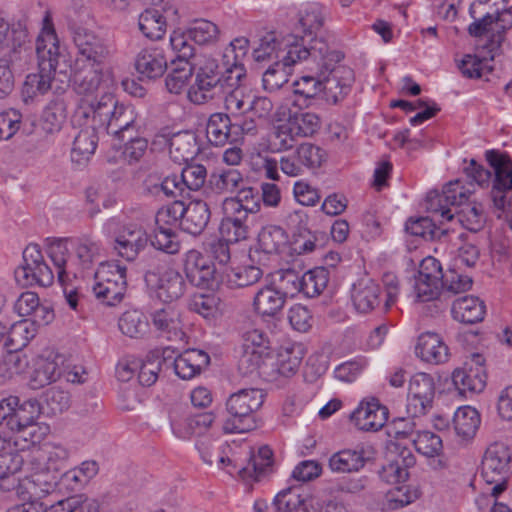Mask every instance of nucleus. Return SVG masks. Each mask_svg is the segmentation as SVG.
<instances>
[{
	"mask_svg": "<svg viewBox=\"0 0 512 512\" xmlns=\"http://www.w3.org/2000/svg\"><path fill=\"white\" fill-rule=\"evenodd\" d=\"M168 67L163 48L148 46L142 48L134 58V68L140 81H155L161 78Z\"/></svg>",
	"mask_w": 512,
	"mask_h": 512,
	"instance_id": "nucleus-19",
	"label": "nucleus"
},
{
	"mask_svg": "<svg viewBox=\"0 0 512 512\" xmlns=\"http://www.w3.org/2000/svg\"><path fill=\"white\" fill-rule=\"evenodd\" d=\"M416 355L431 364H442L449 359V348L442 338L433 332L422 333L415 348Z\"/></svg>",
	"mask_w": 512,
	"mask_h": 512,
	"instance_id": "nucleus-27",
	"label": "nucleus"
},
{
	"mask_svg": "<svg viewBox=\"0 0 512 512\" xmlns=\"http://www.w3.org/2000/svg\"><path fill=\"white\" fill-rule=\"evenodd\" d=\"M210 356L200 349H187L172 362L176 375L183 380H190L207 368Z\"/></svg>",
	"mask_w": 512,
	"mask_h": 512,
	"instance_id": "nucleus-25",
	"label": "nucleus"
},
{
	"mask_svg": "<svg viewBox=\"0 0 512 512\" xmlns=\"http://www.w3.org/2000/svg\"><path fill=\"white\" fill-rule=\"evenodd\" d=\"M64 357L53 349H45L34 362L29 386L36 390L56 382L64 373Z\"/></svg>",
	"mask_w": 512,
	"mask_h": 512,
	"instance_id": "nucleus-17",
	"label": "nucleus"
},
{
	"mask_svg": "<svg viewBox=\"0 0 512 512\" xmlns=\"http://www.w3.org/2000/svg\"><path fill=\"white\" fill-rule=\"evenodd\" d=\"M206 137L214 146H224L228 142H235L234 123L227 113H213L206 125Z\"/></svg>",
	"mask_w": 512,
	"mask_h": 512,
	"instance_id": "nucleus-32",
	"label": "nucleus"
},
{
	"mask_svg": "<svg viewBox=\"0 0 512 512\" xmlns=\"http://www.w3.org/2000/svg\"><path fill=\"white\" fill-rule=\"evenodd\" d=\"M285 45L289 49L282 60L273 62L263 73L262 87L269 93L278 91L289 81L291 66L309 57H319L326 51L323 39H311L307 46L304 37H290Z\"/></svg>",
	"mask_w": 512,
	"mask_h": 512,
	"instance_id": "nucleus-4",
	"label": "nucleus"
},
{
	"mask_svg": "<svg viewBox=\"0 0 512 512\" xmlns=\"http://www.w3.org/2000/svg\"><path fill=\"white\" fill-rule=\"evenodd\" d=\"M118 326L120 331L131 338H140L149 330L148 319L139 310H128L119 318Z\"/></svg>",
	"mask_w": 512,
	"mask_h": 512,
	"instance_id": "nucleus-54",
	"label": "nucleus"
},
{
	"mask_svg": "<svg viewBox=\"0 0 512 512\" xmlns=\"http://www.w3.org/2000/svg\"><path fill=\"white\" fill-rule=\"evenodd\" d=\"M330 280V272L324 267H316L301 276V293L314 298L323 293Z\"/></svg>",
	"mask_w": 512,
	"mask_h": 512,
	"instance_id": "nucleus-50",
	"label": "nucleus"
},
{
	"mask_svg": "<svg viewBox=\"0 0 512 512\" xmlns=\"http://www.w3.org/2000/svg\"><path fill=\"white\" fill-rule=\"evenodd\" d=\"M102 81V66L85 65L80 67L77 63L73 66V85L78 94L95 93Z\"/></svg>",
	"mask_w": 512,
	"mask_h": 512,
	"instance_id": "nucleus-38",
	"label": "nucleus"
},
{
	"mask_svg": "<svg viewBox=\"0 0 512 512\" xmlns=\"http://www.w3.org/2000/svg\"><path fill=\"white\" fill-rule=\"evenodd\" d=\"M48 426L39 423L23 424L18 428H11L13 436L10 437L13 446L19 451H24L36 446L46 437Z\"/></svg>",
	"mask_w": 512,
	"mask_h": 512,
	"instance_id": "nucleus-41",
	"label": "nucleus"
},
{
	"mask_svg": "<svg viewBox=\"0 0 512 512\" xmlns=\"http://www.w3.org/2000/svg\"><path fill=\"white\" fill-rule=\"evenodd\" d=\"M199 152L196 136L191 132H179L169 140V153L175 162H188Z\"/></svg>",
	"mask_w": 512,
	"mask_h": 512,
	"instance_id": "nucleus-42",
	"label": "nucleus"
},
{
	"mask_svg": "<svg viewBox=\"0 0 512 512\" xmlns=\"http://www.w3.org/2000/svg\"><path fill=\"white\" fill-rule=\"evenodd\" d=\"M70 31L76 48L74 63L80 67L85 65L103 66L110 56V48L106 41L82 25H72Z\"/></svg>",
	"mask_w": 512,
	"mask_h": 512,
	"instance_id": "nucleus-11",
	"label": "nucleus"
},
{
	"mask_svg": "<svg viewBox=\"0 0 512 512\" xmlns=\"http://www.w3.org/2000/svg\"><path fill=\"white\" fill-rule=\"evenodd\" d=\"M224 100L225 110L232 116L248 114L250 96L240 89L239 86H233L227 89V92L221 98Z\"/></svg>",
	"mask_w": 512,
	"mask_h": 512,
	"instance_id": "nucleus-60",
	"label": "nucleus"
},
{
	"mask_svg": "<svg viewBox=\"0 0 512 512\" xmlns=\"http://www.w3.org/2000/svg\"><path fill=\"white\" fill-rule=\"evenodd\" d=\"M306 61L309 64L316 65V75H305L294 82V93L298 97L295 102L300 107H309L313 101L322 97L323 94L321 61L314 62L310 57Z\"/></svg>",
	"mask_w": 512,
	"mask_h": 512,
	"instance_id": "nucleus-23",
	"label": "nucleus"
},
{
	"mask_svg": "<svg viewBox=\"0 0 512 512\" xmlns=\"http://www.w3.org/2000/svg\"><path fill=\"white\" fill-rule=\"evenodd\" d=\"M511 453L504 443L495 442L485 451L481 463V477L492 487L488 494L497 498L507 489L510 475Z\"/></svg>",
	"mask_w": 512,
	"mask_h": 512,
	"instance_id": "nucleus-9",
	"label": "nucleus"
},
{
	"mask_svg": "<svg viewBox=\"0 0 512 512\" xmlns=\"http://www.w3.org/2000/svg\"><path fill=\"white\" fill-rule=\"evenodd\" d=\"M512 28V5H503L493 13L487 12L481 19L470 24V35L480 37L482 48L487 49L490 58L494 59L504 40L506 30Z\"/></svg>",
	"mask_w": 512,
	"mask_h": 512,
	"instance_id": "nucleus-8",
	"label": "nucleus"
},
{
	"mask_svg": "<svg viewBox=\"0 0 512 512\" xmlns=\"http://www.w3.org/2000/svg\"><path fill=\"white\" fill-rule=\"evenodd\" d=\"M151 244L154 248L168 254H175L180 249L177 233L171 227L157 226Z\"/></svg>",
	"mask_w": 512,
	"mask_h": 512,
	"instance_id": "nucleus-64",
	"label": "nucleus"
},
{
	"mask_svg": "<svg viewBox=\"0 0 512 512\" xmlns=\"http://www.w3.org/2000/svg\"><path fill=\"white\" fill-rule=\"evenodd\" d=\"M21 35L18 37L17 47L20 49L13 48L10 55L0 57V99L8 96L14 89V76L11 67H22L27 63L29 56L24 54L19 42Z\"/></svg>",
	"mask_w": 512,
	"mask_h": 512,
	"instance_id": "nucleus-31",
	"label": "nucleus"
},
{
	"mask_svg": "<svg viewBox=\"0 0 512 512\" xmlns=\"http://www.w3.org/2000/svg\"><path fill=\"white\" fill-rule=\"evenodd\" d=\"M288 241L283 228L276 225H268L262 228L258 235L260 248L266 254H277L282 251Z\"/></svg>",
	"mask_w": 512,
	"mask_h": 512,
	"instance_id": "nucleus-55",
	"label": "nucleus"
},
{
	"mask_svg": "<svg viewBox=\"0 0 512 512\" xmlns=\"http://www.w3.org/2000/svg\"><path fill=\"white\" fill-rule=\"evenodd\" d=\"M138 27L145 37L151 40H159L166 33L167 23L159 10L146 9L139 16Z\"/></svg>",
	"mask_w": 512,
	"mask_h": 512,
	"instance_id": "nucleus-49",
	"label": "nucleus"
},
{
	"mask_svg": "<svg viewBox=\"0 0 512 512\" xmlns=\"http://www.w3.org/2000/svg\"><path fill=\"white\" fill-rule=\"evenodd\" d=\"M126 267L100 263L92 287L95 297L107 306L119 304L126 292Z\"/></svg>",
	"mask_w": 512,
	"mask_h": 512,
	"instance_id": "nucleus-12",
	"label": "nucleus"
},
{
	"mask_svg": "<svg viewBox=\"0 0 512 512\" xmlns=\"http://www.w3.org/2000/svg\"><path fill=\"white\" fill-rule=\"evenodd\" d=\"M264 402L259 389H242L229 396L226 401L227 418L223 423L225 433H246L257 427L256 412Z\"/></svg>",
	"mask_w": 512,
	"mask_h": 512,
	"instance_id": "nucleus-6",
	"label": "nucleus"
},
{
	"mask_svg": "<svg viewBox=\"0 0 512 512\" xmlns=\"http://www.w3.org/2000/svg\"><path fill=\"white\" fill-rule=\"evenodd\" d=\"M220 34L216 24L205 19L195 20L185 33L174 32L170 37V44L175 52L174 64L176 61L189 64L195 56V48L191 41L204 45L213 43L218 39Z\"/></svg>",
	"mask_w": 512,
	"mask_h": 512,
	"instance_id": "nucleus-10",
	"label": "nucleus"
},
{
	"mask_svg": "<svg viewBox=\"0 0 512 512\" xmlns=\"http://www.w3.org/2000/svg\"><path fill=\"white\" fill-rule=\"evenodd\" d=\"M469 192L464 189L460 181H452L443 187L441 193L431 191L426 197V209L439 214L447 221L456 220L463 228L471 231H480L486 222L484 209L476 202L468 203Z\"/></svg>",
	"mask_w": 512,
	"mask_h": 512,
	"instance_id": "nucleus-2",
	"label": "nucleus"
},
{
	"mask_svg": "<svg viewBox=\"0 0 512 512\" xmlns=\"http://www.w3.org/2000/svg\"><path fill=\"white\" fill-rule=\"evenodd\" d=\"M37 334L35 322L24 319L7 329L5 346L9 352L22 350Z\"/></svg>",
	"mask_w": 512,
	"mask_h": 512,
	"instance_id": "nucleus-44",
	"label": "nucleus"
},
{
	"mask_svg": "<svg viewBox=\"0 0 512 512\" xmlns=\"http://www.w3.org/2000/svg\"><path fill=\"white\" fill-rule=\"evenodd\" d=\"M298 134L289 119L276 126L268 137V148L272 153H279L291 149L297 140Z\"/></svg>",
	"mask_w": 512,
	"mask_h": 512,
	"instance_id": "nucleus-52",
	"label": "nucleus"
},
{
	"mask_svg": "<svg viewBox=\"0 0 512 512\" xmlns=\"http://www.w3.org/2000/svg\"><path fill=\"white\" fill-rule=\"evenodd\" d=\"M303 357L304 350L299 344L281 347L276 359L278 373L284 377L293 376L298 371Z\"/></svg>",
	"mask_w": 512,
	"mask_h": 512,
	"instance_id": "nucleus-47",
	"label": "nucleus"
},
{
	"mask_svg": "<svg viewBox=\"0 0 512 512\" xmlns=\"http://www.w3.org/2000/svg\"><path fill=\"white\" fill-rule=\"evenodd\" d=\"M75 253L81 267L90 269L101 257V246L90 237H83L79 239Z\"/></svg>",
	"mask_w": 512,
	"mask_h": 512,
	"instance_id": "nucleus-62",
	"label": "nucleus"
},
{
	"mask_svg": "<svg viewBox=\"0 0 512 512\" xmlns=\"http://www.w3.org/2000/svg\"><path fill=\"white\" fill-rule=\"evenodd\" d=\"M270 282L286 300L301 292V276L294 269L276 271Z\"/></svg>",
	"mask_w": 512,
	"mask_h": 512,
	"instance_id": "nucleus-56",
	"label": "nucleus"
},
{
	"mask_svg": "<svg viewBox=\"0 0 512 512\" xmlns=\"http://www.w3.org/2000/svg\"><path fill=\"white\" fill-rule=\"evenodd\" d=\"M216 207L206 198L205 200L191 201L185 205V215L181 222L182 230L194 236L200 235L210 220L211 209Z\"/></svg>",
	"mask_w": 512,
	"mask_h": 512,
	"instance_id": "nucleus-26",
	"label": "nucleus"
},
{
	"mask_svg": "<svg viewBox=\"0 0 512 512\" xmlns=\"http://www.w3.org/2000/svg\"><path fill=\"white\" fill-rule=\"evenodd\" d=\"M244 183V176L238 169H217L207 180L204 188L205 198L214 206H218L222 195L235 193Z\"/></svg>",
	"mask_w": 512,
	"mask_h": 512,
	"instance_id": "nucleus-18",
	"label": "nucleus"
},
{
	"mask_svg": "<svg viewBox=\"0 0 512 512\" xmlns=\"http://www.w3.org/2000/svg\"><path fill=\"white\" fill-rule=\"evenodd\" d=\"M420 497L417 487L411 485H399L389 490L385 495V505L390 510L403 508Z\"/></svg>",
	"mask_w": 512,
	"mask_h": 512,
	"instance_id": "nucleus-59",
	"label": "nucleus"
},
{
	"mask_svg": "<svg viewBox=\"0 0 512 512\" xmlns=\"http://www.w3.org/2000/svg\"><path fill=\"white\" fill-rule=\"evenodd\" d=\"M148 243L146 231L137 224L125 225L115 238L114 249L127 261H133Z\"/></svg>",
	"mask_w": 512,
	"mask_h": 512,
	"instance_id": "nucleus-22",
	"label": "nucleus"
},
{
	"mask_svg": "<svg viewBox=\"0 0 512 512\" xmlns=\"http://www.w3.org/2000/svg\"><path fill=\"white\" fill-rule=\"evenodd\" d=\"M296 159L303 168L317 169L325 161L326 152L319 146L305 142L300 144L295 151Z\"/></svg>",
	"mask_w": 512,
	"mask_h": 512,
	"instance_id": "nucleus-61",
	"label": "nucleus"
},
{
	"mask_svg": "<svg viewBox=\"0 0 512 512\" xmlns=\"http://www.w3.org/2000/svg\"><path fill=\"white\" fill-rule=\"evenodd\" d=\"M435 383L431 375L416 373L409 382L407 412L414 418L425 415L433 405Z\"/></svg>",
	"mask_w": 512,
	"mask_h": 512,
	"instance_id": "nucleus-16",
	"label": "nucleus"
},
{
	"mask_svg": "<svg viewBox=\"0 0 512 512\" xmlns=\"http://www.w3.org/2000/svg\"><path fill=\"white\" fill-rule=\"evenodd\" d=\"M44 509L52 512H98L99 503L84 495H76L62 500H47L41 503Z\"/></svg>",
	"mask_w": 512,
	"mask_h": 512,
	"instance_id": "nucleus-43",
	"label": "nucleus"
},
{
	"mask_svg": "<svg viewBox=\"0 0 512 512\" xmlns=\"http://www.w3.org/2000/svg\"><path fill=\"white\" fill-rule=\"evenodd\" d=\"M173 351L170 348H165L162 351V359L158 354L147 356L146 360H139L138 367V380L142 386H151L157 379L161 369L162 362L166 363L168 359L172 358Z\"/></svg>",
	"mask_w": 512,
	"mask_h": 512,
	"instance_id": "nucleus-48",
	"label": "nucleus"
},
{
	"mask_svg": "<svg viewBox=\"0 0 512 512\" xmlns=\"http://www.w3.org/2000/svg\"><path fill=\"white\" fill-rule=\"evenodd\" d=\"M454 320L464 324H475L484 319L486 307L476 296H463L454 300L451 309Z\"/></svg>",
	"mask_w": 512,
	"mask_h": 512,
	"instance_id": "nucleus-33",
	"label": "nucleus"
},
{
	"mask_svg": "<svg viewBox=\"0 0 512 512\" xmlns=\"http://www.w3.org/2000/svg\"><path fill=\"white\" fill-rule=\"evenodd\" d=\"M263 271L253 265L232 268L225 274V284L230 289L244 288L257 283Z\"/></svg>",
	"mask_w": 512,
	"mask_h": 512,
	"instance_id": "nucleus-53",
	"label": "nucleus"
},
{
	"mask_svg": "<svg viewBox=\"0 0 512 512\" xmlns=\"http://www.w3.org/2000/svg\"><path fill=\"white\" fill-rule=\"evenodd\" d=\"M412 443L419 453L427 457L438 456L443 448L440 436L431 431H417Z\"/></svg>",
	"mask_w": 512,
	"mask_h": 512,
	"instance_id": "nucleus-63",
	"label": "nucleus"
},
{
	"mask_svg": "<svg viewBox=\"0 0 512 512\" xmlns=\"http://www.w3.org/2000/svg\"><path fill=\"white\" fill-rule=\"evenodd\" d=\"M75 119L84 127L74 138L71 160L78 165H85L96 150L98 144L97 130L101 127L97 122L92 121V117L89 119L77 117V111L75 112Z\"/></svg>",
	"mask_w": 512,
	"mask_h": 512,
	"instance_id": "nucleus-21",
	"label": "nucleus"
},
{
	"mask_svg": "<svg viewBox=\"0 0 512 512\" xmlns=\"http://www.w3.org/2000/svg\"><path fill=\"white\" fill-rule=\"evenodd\" d=\"M212 413L203 412L185 418L175 419L171 422L173 433L181 439L204 434L214 422Z\"/></svg>",
	"mask_w": 512,
	"mask_h": 512,
	"instance_id": "nucleus-34",
	"label": "nucleus"
},
{
	"mask_svg": "<svg viewBox=\"0 0 512 512\" xmlns=\"http://www.w3.org/2000/svg\"><path fill=\"white\" fill-rule=\"evenodd\" d=\"M485 369H473L472 367H464L456 369L452 374V381L456 389L462 395L467 393H480L486 386Z\"/></svg>",
	"mask_w": 512,
	"mask_h": 512,
	"instance_id": "nucleus-37",
	"label": "nucleus"
},
{
	"mask_svg": "<svg viewBox=\"0 0 512 512\" xmlns=\"http://www.w3.org/2000/svg\"><path fill=\"white\" fill-rule=\"evenodd\" d=\"M366 464L363 448L343 449L334 453L329 459V467L333 472H358Z\"/></svg>",
	"mask_w": 512,
	"mask_h": 512,
	"instance_id": "nucleus-40",
	"label": "nucleus"
},
{
	"mask_svg": "<svg viewBox=\"0 0 512 512\" xmlns=\"http://www.w3.org/2000/svg\"><path fill=\"white\" fill-rule=\"evenodd\" d=\"M144 280L147 287L167 303L180 299L187 288L181 273L172 268L162 270L159 266L153 267L146 271Z\"/></svg>",
	"mask_w": 512,
	"mask_h": 512,
	"instance_id": "nucleus-14",
	"label": "nucleus"
},
{
	"mask_svg": "<svg viewBox=\"0 0 512 512\" xmlns=\"http://www.w3.org/2000/svg\"><path fill=\"white\" fill-rule=\"evenodd\" d=\"M273 452L268 446H262L257 453H251L246 466L238 470L243 480L259 481L271 468Z\"/></svg>",
	"mask_w": 512,
	"mask_h": 512,
	"instance_id": "nucleus-39",
	"label": "nucleus"
},
{
	"mask_svg": "<svg viewBox=\"0 0 512 512\" xmlns=\"http://www.w3.org/2000/svg\"><path fill=\"white\" fill-rule=\"evenodd\" d=\"M184 272L188 281L198 288H211L215 282V265L208 256L195 249L185 254Z\"/></svg>",
	"mask_w": 512,
	"mask_h": 512,
	"instance_id": "nucleus-20",
	"label": "nucleus"
},
{
	"mask_svg": "<svg viewBox=\"0 0 512 512\" xmlns=\"http://www.w3.org/2000/svg\"><path fill=\"white\" fill-rule=\"evenodd\" d=\"M344 55L337 50H331L326 43V51L319 57H310L314 62L321 61V72L323 75L322 97L332 104L343 100L350 92L354 80L353 71L346 67L337 65Z\"/></svg>",
	"mask_w": 512,
	"mask_h": 512,
	"instance_id": "nucleus-7",
	"label": "nucleus"
},
{
	"mask_svg": "<svg viewBox=\"0 0 512 512\" xmlns=\"http://www.w3.org/2000/svg\"><path fill=\"white\" fill-rule=\"evenodd\" d=\"M77 117H92L101 129L124 141L137 134V113L133 106L119 103L111 95L103 96L96 103H83L77 109Z\"/></svg>",
	"mask_w": 512,
	"mask_h": 512,
	"instance_id": "nucleus-3",
	"label": "nucleus"
},
{
	"mask_svg": "<svg viewBox=\"0 0 512 512\" xmlns=\"http://www.w3.org/2000/svg\"><path fill=\"white\" fill-rule=\"evenodd\" d=\"M15 279L23 287H49L53 284L54 273L37 244H29L24 249L23 264L15 270Z\"/></svg>",
	"mask_w": 512,
	"mask_h": 512,
	"instance_id": "nucleus-13",
	"label": "nucleus"
},
{
	"mask_svg": "<svg viewBox=\"0 0 512 512\" xmlns=\"http://www.w3.org/2000/svg\"><path fill=\"white\" fill-rule=\"evenodd\" d=\"M286 301L269 282L256 292L253 299V308L261 316L274 317L283 309Z\"/></svg>",
	"mask_w": 512,
	"mask_h": 512,
	"instance_id": "nucleus-35",
	"label": "nucleus"
},
{
	"mask_svg": "<svg viewBox=\"0 0 512 512\" xmlns=\"http://www.w3.org/2000/svg\"><path fill=\"white\" fill-rule=\"evenodd\" d=\"M405 230L410 235L426 241H434L446 236V231L437 227L429 217L409 218L405 224Z\"/></svg>",
	"mask_w": 512,
	"mask_h": 512,
	"instance_id": "nucleus-57",
	"label": "nucleus"
},
{
	"mask_svg": "<svg viewBox=\"0 0 512 512\" xmlns=\"http://www.w3.org/2000/svg\"><path fill=\"white\" fill-rule=\"evenodd\" d=\"M13 410L12 417L9 418L11 428L37 423L36 420L41 414V406L36 399H28L20 403V399L17 397V405Z\"/></svg>",
	"mask_w": 512,
	"mask_h": 512,
	"instance_id": "nucleus-58",
	"label": "nucleus"
},
{
	"mask_svg": "<svg viewBox=\"0 0 512 512\" xmlns=\"http://www.w3.org/2000/svg\"><path fill=\"white\" fill-rule=\"evenodd\" d=\"M35 51L39 71L27 76L25 87L28 92L31 89L33 94H45L52 88L59 57L57 36L48 15L44 18V27L37 38Z\"/></svg>",
	"mask_w": 512,
	"mask_h": 512,
	"instance_id": "nucleus-5",
	"label": "nucleus"
},
{
	"mask_svg": "<svg viewBox=\"0 0 512 512\" xmlns=\"http://www.w3.org/2000/svg\"><path fill=\"white\" fill-rule=\"evenodd\" d=\"M67 118V106L63 98H55L49 102L42 114V128L46 133L61 130Z\"/></svg>",
	"mask_w": 512,
	"mask_h": 512,
	"instance_id": "nucleus-51",
	"label": "nucleus"
},
{
	"mask_svg": "<svg viewBox=\"0 0 512 512\" xmlns=\"http://www.w3.org/2000/svg\"><path fill=\"white\" fill-rule=\"evenodd\" d=\"M21 35L19 42L24 54L30 55V40L28 31L24 25L20 22L8 23L4 18L0 17V57L10 55L13 48L20 49L17 47L18 37Z\"/></svg>",
	"mask_w": 512,
	"mask_h": 512,
	"instance_id": "nucleus-28",
	"label": "nucleus"
},
{
	"mask_svg": "<svg viewBox=\"0 0 512 512\" xmlns=\"http://www.w3.org/2000/svg\"><path fill=\"white\" fill-rule=\"evenodd\" d=\"M60 475L51 473L50 470L41 469L29 476H26L19 482L18 493L24 500L32 502H45L47 500H59L57 497L51 499L56 494L59 487Z\"/></svg>",
	"mask_w": 512,
	"mask_h": 512,
	"instance_id": "nucleus-15",
	"label": "nucleus"
},
{
	"mask_svg": "<svg viewBox=\"0 0 512 512\" xmlns=\"http://www.w3.org/2000/svg\"><path fill=\"white\" fill-rule=\"evenodd\" d=\"M239 57L235 55V59ZM194 71V83L188 89L187 97L196 105H203L210 101L220 99L227 89L240 86L246 77V68L235 60L231 65L221 67L218 60L207 55L196 57L195 62L189 61Z\"/></svg>",
	"mask_w": 512,
	"mask_h": 512,
	"instance_id": "nucleus-1",
	"label": "nucleus"
},
{
	"mask_svg": "<svg viewBox=\"0 0 512 512\" xmlns=\"http://www.w3.org/2000/svg\"><path fill=\"white\" fill-rule=\"evenodd\" d=\"M290 37L295 35H288L281 41L278 40L275 32H268L259 39V44L253 49V59L260 63L265 61H281L282 56L286 54L289 47H286L285 42Z\"/></svg>",
	"mask_w": 512,
	"mask_h": 512,
	"instance_id": "nucleus-36",
	"label": "nucleus"
},
{
	"mask_svg": "<svg viewBox=\"0 0 512 512\" xmlns=\"http://www.w3.org/2000/svg\"><path fill=\"white\" fill-rule=\"evenodd\" d=\"M188 308L207 320H215L222 314V301L214 293H196L190 297Z\"/></svg>",
	"mask_w": 512,
	"mask_h": 512,
	"instance_id": "nucleus-45",
	"label": "nucleus"
},
{
	"mask_svg": "<svg viewBox=\"0 0 512 512\" xmlns=\"http://www.w3.org/2000/svg\"><path fill=\"white\" fill-rule=\"evenodd\" d=\"M273 506L276 512H317L300 487L280 491L273 500Z\"/></svg>",
	"mask_w": 512,
	"mask_h": 512,
	"instance_id": "nucleus-29",
	"label": "nucleus"
},
{
	"mask_svg": "<svg viewBox=\"0 0 512 512\" xmlns=\"http://www.w3.org/2000/svg\"><path fill=\"white\" fill-rule=\"evenodd\" d=\"M388 418V410L378 401L361 402L359 407L351 414V420L363 431H377L381 429Z\"/></svg>",
	"mask_w": 512,
	"mask_h": 512,
	"instance_id": "nucleus-24",
	"label": "nucleus"
},
{
	"mask_svg": "<svg viewBox=\"0 0 512 512\" xmlns=\"http://www.w3.org/2000/svg\"><path fill=\"white\" fill-rule=\"evenodd\" d=\"M481 423L480 415L475 408L465 406L459 408L453 418L456 434L463 439L475 436Z\"/></svg>",
	"mask_w": 512,
	"mask_h": 512,
	"instance_id": "nucleus-46",
	"label": "nucleus"
},
{
	"mask_svg": "<svg viewBox=\"0 0 512 512\" xmlns=\"http://www.w3.org/2000/svg\"><path fill=\"white\" fill-rule=\"evenodd\" d=\"M381 288L371 279H361L353 285L351 298L355 309L369 313L380 304Z\"/></svg>",
	"mask_w": 512,
	"mask_h": 512,
	"instance_id": "nucleus-30",
	"label": "nucleus"
}]
</instances>
